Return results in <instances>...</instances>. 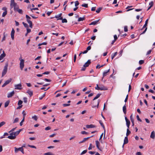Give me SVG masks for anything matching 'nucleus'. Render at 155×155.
<instances>
[{"mask_svg":"<svg viewBox=\"0 0 155 155\" xmlns=\"http://www.w3.org/2000/svg\"><path fill=\"white\" fill-rule=\"evenodd\" d=\"M21 129L17 131L16 132H14V136H8L7 138L8 139H9L11 140L14 139L20 133L21 131Z\"/></svg>","mask_w":155,"mask_h":155,"instance_id":"nucleus-1","label":"nucleus"},{"mask_svg":"<svg viewBox=\"0 0 155 155\" xmlns=\"http://www.w3.org/2000/svg\"><path fill=\"white\" fill-rule=\"evenodd\" d=\"M8 66V63H6L5 64V65L4 67L2 73V77H3L6 74L7 71Z\"/></svg>","mask_w":155,"mask_h":155,"instance_id":"nucleus-2","label":"nucleus"},{"mask_svg":"<svg viewBox=\"0 0 155 155\" xmlns=\"http://www.w3.org/2000/svg\"><path fill=\"white\" fill-rule=\"evenodd\" d=\"M26 18L27 19V22L29 24V27L31 28H32V22L30 20L31 18L27 15H26Z\"/></svg>","mask_w":155,"mask_h":155,"instance_id":"nucleus-3","label":"nucleus"},{"mask_svg":"<svg viewBox=\"0 0 155 155\" xmlns=\"http://www.w3.org/2000/svg\"><path fill=\"white\" fill-rule=\"evenodd\" d=\"M148 20V19H147L146 21L145 24L143 25L142 28L141 29V30H142L143 28H145V29L144 31L142 33H141V34H143L145 33V32H146V31L147 29V25Z\"/></svg>","mask_w":155,"mask_h":155,"instance_id":"nucleus-4","label":"nucleus"},{"mask_svg":"<svg viewBox=\"0 0 155 155\" xmlns=\"http://www.w3.org/2000/svg\"><path fill=\"white\" fill-rule=\"evenodd\" d=\"M15 151L16 153H17L18 151H21L22 153L24 154V149L22 147H19V148H17L16 147H15Z\"/></svg>","mask_w":155,"mask_h":155,"instance_id":"nucleus-5","label":"nucleus"},{"mask_svg":"<svg viewBox=\"0 0 155 155\" xmlns=\"http://www.w3.org/2000/svg\"><path fill=\"white\" fill-rule=\"evenodd\" d=\"M15 4H14L13 3L12 4V5H11V3H10V6L12 8L13 7H14V9L15 11H17L19 7L17 5V3H15Z\"/></svg>","mask_w":155,"mask_h":155,"instance_id":"nucleus-6","label":"nucleus"},{"mask_svg":"<svg viewBox=\"0 0 155 155\" xmlns=\"http://www.w3.org/2000/svg\"><path fill=\"white\" fill-rule=\"evenodd\" d=\"M24 66V60L23 59H21L20 63V67L21 70H22Z\"/></svg>","mask_w":155,"mask_h":155,"instance_id":"nucleus-7","label":"nucleus"},{"mask_svg":"<svg viewBox=\"0 0 155 155\" xmlns=\"http://www.w3.org/2000/svg\"><path fill=\"white\" fill-rule=\"evenodd\" d=\"M11 81H12L11 78H10L9 79L7 80L4 83V84L2 85V87H5L6 85L9 84Z\"/></svg>","mask_w":155,"mask_h":155,"instance_id":"nucleus-8","label":"nucleus"},{"mask_svg":"<svg viewBox=\"0 0 155 155\" xmlns=\"http://www.w3.org/2000/svg\"><path fill=\"white\" fill-rule=\"evenodd\" d=\"M21 87L22 85L21 83L17 84H15V89L21 90L22 89Z\"/></svg>","mask_w":155,"mask_h":155,"instance_id":"nucleus-9","label":"nucleus"},{"mask_svg":"<svg viewBox=\"0 0 155 155\" xmlns=\"http://www.w3.org/2000/svg\"><path fill=\"white\" fill-rule=\"evenodd\" d=\"M15 92L14 91H13L9 93L7 95V97L8 98L11 97L14 94Z\"/></svg>","mask_w":155,"mask_h":155,"instance_id":"nucleus-10","label":"nucleus"},{"mask_svg":"<svg viewBox=\"0 0 155 155\" xmlns=\"http://www.w3.org/2000/svg\"><path fill=\"white\" fill-rule=\"evenodd\" d=\"M91 63V60H88L87 61L84 65V67H87Z\"/></svg>","mask_w":155,"mask_h":155,"instance_id":"nucleus-11","label":"nucleus"},{"mask_svg":"<svg viewBox=\"0 0 155 155\" xmlns=\"http://www.w3.org/2000/svg\"><path fill=\"white\" fill-rule=\"evenodd\" d=\"M96 144L97 148L99 150H101L100 148V143L97 140L95 141Z\"/></svg>","mask_w":155,"mask_h":155,"instance_id":"nucleus-12","label":"nucleus"},{"mask_svg":"<svg viewBox=\"0 0 155 155\" xmlns=\"http://www.w3.org/2000/svg\"><path fill=\"white\" fill-rule=\"evenodd\" d=\"M6 54H5L4 51H3L2 54H1L0 55V61L2 60L4 58Z\"/></svg>","mask_w":155,"mask_h":155,"instance_id":"nucleus-13","label":"nucleus"},{"mask_svg":"<svg viewBox=\"0 0 155 155\" xmlns=\"http://www.w3.org/2000/svg\"><path fill=\"white\" fill-rule=\"evenodd\" d=\"M15 32V30L13 28H12L11 32V37L12 40H13L14 39Z\"/></svg>","mask_w":155,"mask_h":155,"instance_id":"nucleus-14","label":"nucleus"},{"mask_svg":"<svg viewBox=\"0 0 155 155\" xmlns=\"http://www.w3.org/2000/svg\"><path fill=\"white\" fill-rule=\"evenodd\" d=\"M128 137H125L124 140V144L123 145V147H124V145L128 143Z\"/></svg>","mask_w":155,"mask_h":155,"instance_id":"nucleus-15","label":"nucleus"},{"mask_svg":"<svg viewBox=\"0 0 155 155\" xmlns=\"http://www.w3.org/2000/svg\"><path fill=\"white\" fill-rule=\"evenodd\" d=\"M86 127L87 128H93L96 127L93 124L87 125Z\"/></svg>","mask_w":155,"mask_h":155,"instance_id":"nucleus-16","label":"nucleus"},{"mask_svg":"<svg viewBox=\"0 0 155 155\" xmlns=\"http://www.w3.org/2000/svg\"><path fill=\"white\" fill-rule=\"evenodd\" d=\"M110 71V69L108 70L107 71H104L103 73V77H102V81H103V79L104 77H105L106 76L107 74V73L108 72H109Z\"/></svg>","mask_w":155,"mask_h":155,"instance_id":"nucleus-17","label":"nucleus"},{"mask_svg":"<svg viewBox=\"0 0 155 155\" xmlns=\"http://www.w3.org/2000/svg\"><path fill=\"white\" fill-rule=\"evenodd\" d=\"M58 20H62V23H67V21L66 18L63 19L62 17H60Z\"/></svg>","mask_w":155,"mask_h":155,"instance_id":"nucleus-18","label":"nucleus"},{"mask_svg":"<svg viewBox=\"0 0 155 155\" xmlns=\"http://www.w3.org/2000/svg\"><path fill=\"white\" fill-rule=\"evenodd\" d=\"M155 132H154V131H153L151 133V135L150 136V137L153 139H154L155 138Z\"/></svg>","mask_w":155,"mask_h":155,"instance_id":"nucleus-19","label":"nucleus"},{"mask_svg":"<svg viewBox=\"0 0 155 155\" xmlns=\"http://www.w3.org/2000/svg\"><path fill=\"white\" fill-rule=\"evenodd\" d=\"M100 90L101 91L102 90H107V89L106 87H104V86H100Z\"/></svg>","mask_w":155,"mask_h":155,"instance_id":"nucleus-20","label":"nucleus"},{"mask_svg":"<svg viewBox=\"0 0 155 155\" xmlns=\"http://www.w3.org/2000/svg\"><path fill=\"white\" fill-rule=\"evenodd\" d=\"M26 93H28L30 97L32 96L33 95V92L32 91L30 90H28Z\"/></svg>","mask_w":155,"mask_h":155,"instance_id":"nucleus-21","label":"nucleus"},{"mask_svg":"<svg viewBox=\"0 0 155 155\" xmlns=\"http://www.w3.org/2000/svg\"><path fill=\"white\" fill-rule=\"evenodd\" d=\"M99 20H96L91 22L90 25H96L97 24V22L99 21Z\"/></svg>","mask_w":155,"mask_h":155,"instance_id":"nucleus-22","label":"nucleus"},{"mask_svg":"<svg viewBox=\"0 0 155 155\" xmlns=\"http://www.w3.org/2000/svg\"><path fill=\"white\" fill-rule=\"evenodd\" d=\"M123 110L124 114L126 113V104L123 107Z\"/></svg>","mask_w":155,"mask_h":155,"instance_id":"nucleus-23","label":"nucleus"},{"mask_svg":"<svg viewBox=\"0 0 155 155\" xmlns=\"http://www.w3.org/2000/svg\"><path fill=\"white\" fill-rule=\"evenodd\" d=\"M10 103V101L8 100L6 101L5 103V107H6L8 106Z\"/></svg>","mask_w":155,"mask_h":155,"instance_id":"nucleus-24","label":"nucleus"},{"mask_svg":"<svg viewBox=\"0 0 155 155\" xmlns=\"http://www.w3.org/2000/svg\"><path fill=\"white\" fill-rule=\"evenodd\" d=\"M117 54V52H115L111 55V57L112 59H113L114 58V57Z\"/></svg>","mask_w":155,"mask_h":155,"instance_id":"nucleus-25","label":"nucleus"},{"mask_svg":"<svg viewBox=\"0 0 155 155\" xmlns=\"http://www.w3.org/2000/svg\"><path fill=\"white\" fill-rule=\"evenodd\" d=\"M7 35L6 34H5V32H4L3 33V37L2 38V41L3 42L5 40V37Z\"/></svg>","mask_w":155,"mask_h":155,"instance_id":"nucleus-26","label":"nucleus"},{"mask_svg":"<svg viewBox=\"0 0 155 155\" xmlns=\"http://www.w3.org/2000/svg\"><path fill=\"white\" fill-rule=\"evenodd\" d=\"M101 95V94H97V95L96 96V97L93 99V101H94L98 98Z\"/></svg>","mask_w":155,"mask_h":155,"instance_id":"nucleus-27","label":"nucleus"},{"mask_svg":"<svg viewBox=\"0 0 155 155\" xmlns=\"http://www.w3.org/2000/svg\"><path fill=\"white\" fill-rule=\"evenodd\" d=\"M85 18L84 17H80L79 18L78 20V22L80 21H83L85 20Z\"/></svg>","mask_w":155,"mask_h":155,"instance_id":"nucleus-28","label":"nucleus"},{"mask_svg":"<svg viewBox=\"0 0 155 155\" xmlns=\"http://www.w3.org/2000/svg\"><path fill=\"white\" fill-rule=\"evenodd\" d=\"M131 132L128 129H127V131L126 133V137H127V136L130 134Z\"/></svg>","mask_w":155,"mask_h":155,"instance_id":"nucleus-29","label":"nucleus"},{"mask_svg":"<svg viewBox=\"0 0 155 155\" xmlns=\"http://www.w3.org/2000/svg\"><path fill=\"white\" fill-rule=\"evenodd\" d=\"M62 15V13H60L59 15H56L55 16V18H59L61 17Z\"/></svg>","mask_w":155,"mask_h":155,"instance_id":"nucleus-30","label":"nucleus"},{"mask_svg":"<svg viewBox=\"0 0 155 155\" xmlns=\"http://www.w3.org/2000/svg\"><path fill=\"white\" fill-rule=\"evenodd\" d=\"M102 9V8H101V7H100V8H99L98 9H97L96 12L97 13H99L101 11V10Z\"/></svg>","mask_w":155,"mask_h":155,"instance_id":"nucleus-31","label":"nucleus"},{"mask_svg":"<svg viewBox=\"0 0 155 155\" xmlns=\"http://www.w3.org/2000/svg\"><path fill=\"white\" fill-rule=\"evenodd\" d=\"M22 24L25 28H28V25L27 24L25 23L24 22H22Z\"/></svg>","mask_w":155,"mask_h":155,"instance_id":"nucleus-32","label":"nucleus"},{"mask_svg":"<svg viewBox=\"0 0 155 155\" xmlns=\"http://www.w3.org/2000/svg\"><path fill=\"white\" fill-rule=\"evenodd\" d=\"M19 14H23V11L21 9H18L17 11Z\"/></svg>","mask_w":155,"mask_h":155,"instance_id":"nucleus-33","label":"nucleus"},{"mask_svg":"<svg viewBox=\"0 0 155 155\" xmlns=\"http://www.w3.org/2000/svg\"><path fill=\"white\" fill-rule=\"evenodd\" d=\"M93 136H92L91 137H87V138H84L83 139V141L84 142H85L88 139H89L90 137H93Z\"/></svg>","mask_w":155,"mask_h":155,"instance_id":"nucleus-34","label":"nucleus"},{"mask_svg":"<svg viewBox=\"0 0 155 155\" xmlns=\"http://www.w3.org/2000/svg\"><path fill=\"white\" fill-rule=\"evenodd\" d=\"M99 123L101 125V126L104 128V129L105 128V127H104V126L103 124V123H102V121H101V120H100L99 121Z\"/></svg>","mask_w":155,"mask_h":155,"instance_id":"nucleus-35","label":"nucleus"},{"mask_svg":"<svg viewBox=\"0 0 155 155\" xmlns=\"http://www.w3.org/2000/svg\"><path fill=\"white\" fill-rule=\"evenodd\" d=\"M45 155H54V154L51 152H49L44 153Z\"/></svg>","mask_w":155,"mask_h":155,"instance_id":"nucleus-36","label":"nucleus"},{"mask_svg":"<svg viewBox=\"0 0 155 155\" xmlns=\"http://www.w3.org/2000/svg\"><path fill=\"white\" fill-rule=\"evenodd\" d=\"M18 120H19L18 118H16L14 120V121L13 122V123H17V122H18Z\"/></svg>","mask_w":155,"mask_h":155,"instance_id":"nucleus-37","label":"nucleus"},{"mask_svg":"<svg viewBox=\"0 0 155 155\" xmlns=\"http://www.w3.org/2000/svg\"><path fill=\"white\" fill-rule=\"evenodd\" d=\"M5 123L4 121H2L0 123V127L2 126L5 124Z\"/></svg>","mask_w":155,"mask_h":155,"instance_id":"nucleus-38","label":"nucleus"},{"mask_svg":"<svg viewBox=\"0 0 155 155\" xmlns=\"http://www.w3.org/2000/svg\"><path fill=\"white\" fill-rule=\"evenodd\" d=\"M24 120H25V117H23L22 120L20 122V125L21 126L22 125V124H23L22 123L23 122H24Z\"/></svg>","mask_w":155,"mask_h":155,"instance_id":"nucleus-39","label":"nucleus"},{"mask_svg":"<svg viewBox=\"0 0 155 155\" xmlns=\"http://www.w3.org/2000/svg\"><path fill=\"white\" fill-rule=\"evenodd\" d=\"M7 14V11H5L2 14V16L3 17H5Z\"/></svg>","mask_w":155,"mask_h":155,"instance_id":"nucleus-40","label":"nucleus"},{"mask_svg":"<svg viewBox=\"0 0 155 155\" xmlns=\"http://www.w3.org/2000/svg\"><path fill=\"white\" fill-rule=\"evenodd\" d=\"M81 6L85 7V8H87L88 7V4H84L82 5Z\"/></svg>","mask_w":155,"mask_h":155,"instance_id":"nucleus-41","label":"nucleus"},{"mask_svg":"<svg viewBox=\"0 0 155 155\" xmlns=\"http://www.w3.org/2000/svg\"><path fill=\"white\" fill-rule=\"evenodd\" d=\"M28 146L30 147H31V148H34L35 149L36 148V147L35 146L31 145H30L28 144Z\"/></svg>","mask_w":155,"mask_h":155,"instance_id":"nucleus-42","label":"nucleus"},{"mask_svg":"<svg viewBox=\"0 0 155 155\" xmlns=\"http://www.w3.org/2000/svg\"><path fill=\"white\" fill-rule=\"evenodd\" d=\"M47 44V43L45 42H43L42 43L38 44V46H41V45H46Z\"/></svg>","mask_w":155,"mask_h":155,"instance_id":"nucleus-43","label":"nucleus"},{"mask_svg":"<svg viewBox=\"0 0 155 155\" xmlns=\"http://www.w3.org/2000/svg\"><path fill=\"white\" fill-rule=\"evenodd\" d=\"M87 151V150H86L83 151L81 153V155H82L85 153Z\"/></svg>","mask_w":155,"mask_h":155,"instance_id":"nucleus-44","label":"nucleus"},{"mask_svg":"<svg viewBox=\"0 0 155 155\" xmlns=\"http://www.w3.org/2000/svg\"><path fill=\"white\" fill-rule=\"evenodd\" d=\"M22 103H23V102L22 101H21V100H19L18 101V105L19 106H20L22 104Z\"/></svg>","mask_w":155,"mask_h":155,"instance_id":"nucleus-45","label":"nucleus"},{"mask_svg":"<svg viewBox=\"0 0 155 155\" xmlns=\"http://www.w3.org/2000/svg\"><path fill=\"white\" fill-rule=\"evenodd\" d=\"M32 118L36 121L37 120L38 118L35 115L32 117Z\"/></svg>","mask_w":155,"mask_h":155,"instance_id":"nucleus-46","label":"nucleus"},{"mask_svg":"<svg viewBox=\"0 0 155 155\" xmlns=\"http://www.w3.org/2000/svg\"><path fill=\"white\" fill-rule=\"evenodd\" d=\"M45 96V93L41 97H39V99L40 100H41Z\"/></svg>","mask_w":155,"mask_h":155,"instance_id":"nucleus-47","label":"nucleus"},{"mask_svg":"<svg viewBox=\"0 0 155 155\" xmlns=\"http://www.w3.org/2000/svg\"><path fill=\"white\" fill-rule=\"evenodd\" d=\"M81 134H88L87 132L84 131H82L81 132Z\"/></svg>","mask_w":155,"mask_h":155,"instance_id":"nucleus-48","label":"nucleus"},{"mask_svg":"<svg viewBox=\"0 0 155 155\" xmlns=\"http://www.w3.org/2000/svg\"><path fill=\"white\" fill-rule=\"evenodd\" d=\"M144 63V61L143 60H140L139 61V64H142Z\"/></svg>","mask_w":155,"mask_h":155,"instance_id":"nucleus-49","label":"nucleus"},{"mask_svg":"<svg viewBox=\"0 0 155 155\" xmlns=\"http://www.w3.org/2000/svg\"><path fill=\"white\" fill-rule=\"evenodd\" d=\"M24 102L25 103H27V99L26 97H24L23 98Z\"/></svg>","mask_w":155,"mask_h":155,"instance_id":"nucleus-50","label":"nucleus"},{"mask_svg":"<svg viewBox=\"0 0 155 155\" xmlns=\"http://www.w3.org/2000/svg\"><path fill=\"white\" fill-rule=\"evenodd\" d=\"M76 58H77V55L76 54H75L74 56V62H75L76 61Z\"/></svg>","mask_w":155,"mask_h":155,"instance_id":"nucleus-51","label":"nucleus"},{"mask_svg":"<svg viewBox=\"0 0 155 155\" xmlns=\"http://www.w3.org/2000/svg\"><path fill=\"white\" fill-rule=\"evenodd\" d=\"M79 4V3L78 1H76L75 2V6H77Z\"/></svg>","mask_w":155,"mask_h":155,"instance_id":"nucleus-52","label":"nucleus"},{"mask_svg":"<svg viewBox=\"0 0 155 155\" xmlns=\"http://www.w3.org/2000/svg\"><path fill=\"white\" fill-rule=\"evenodd\" d=\"M124 31L125 32H127L128 31L127 27V26H125L124 27Z\"/></svg>","mask_w":155,"mask_h":155,"instance_id":"nucleus-53","label":"nucleus"},{"mask_svg":"<svg viewBox=\"0 0 155 155\" xmlns=\"http://www.w3.org/2000/svg\"><path fill=\"white\" fill-rule=\"evenodd\" d=\"M27 34L30 33L31 31V29L28 28H27Z\"/></svg>","mask_w":155,"mask_h":155,"instance_id":"nucleus-54","label":"nucleus"},{"mask_svg":"<svg viewBox=\"0 0 155 155\" xmlns=\"http://www.w3.org/2000/svg\"><path fill=\"white\" fill-rule=\"evenodd\" d=\"M137 120H138L140 121V122H141L142 121V120H141L140 118H139V116L138 115H137Z\"/></svg>","mask_w":155,"mask_h":155,"instance_id":"nucleus-55","label":"nucleus"},{"mask_svg":"<svg viewBox=\"0 0 155 155\" xmlns=\"http://www.w3.org/2000/svg\"><path fill=\"white\" fill-rule=\"evenodd\" d=\"M51 129V127L49 126H48V127H46L45 128V130H50Z\"/></svg>","mask_w":155,"mask_h":155,"instance_id":"nucleus-56","label":"nucleus"},{"mask_svg":"<svg viewBox=\"0 0 155 155\" xmlns=\"http://www.w3.org/2000/svg\"><path fill=\"white\" fill-rule=\"evenodd\" d=\"M149 5H150V6L151 7H152L153 5V2L151 1L149 3Z\"/></svg>","mask_w":155,"mask_h":155,"instance_id":"nucleus-57","label":"nucleus"},{"mask_svg":"<svg viewBox=\"0 0 155 155\" xmlns=\"http://www.w3.org/2000/svg\"><path fill=\"white\" fill-rule=\"evenodd\" d=\"M50 72L49 71H46L42 74V75L43 74H49Z\"/></svg>","mask_w":155,"mask_h":155,"instance_id":"nucleus-58","label":"nucleus"},{"mask_svg":"<svg viewBox=\"0 0 155 155\" xmlns=\"http://www.w3.org/2000/svg\"><path fill=\"white\" fill-rule=\"evenodd\" d=\"M92 144L91 143H90L89 145V147H88V149L89 150H91L92 149Z\"/></svg>","mask_w":155,"mask_h":155,"instance_id":"nucleus-59","label":"nucleus"},{"mask_svg":"<svg viewBox=\"0 0 155 155\" xmlns=\"http://www.w3.org/2000/svg\"><path fill=\"white\" fill-rule=\"evenodd\" d=\"M70 105V104H63V106L64 107L68 106H69Z\"/></svg>","mask_w":155,"mask_h":155,"instance_id":"nucleus-60","label":"nucleus"},{"mask_svg":"<svg viewBox=\"0 0 155 155\" xmlns=\"http://www.w3.org/2000/svg\"><path fill=\"white\" fill-rule=\"evenodd\" d=\"M151 51H152L151 50H149L147 52L146 55H148V54H150L151 53Z\"/></svg>","mask_w":155,"mask_h":155,"instance_id":"nucleus-61","label":"nucleus"},{"mask_svg":"<svg viewBox=\"0 0 155 155\" xmlns=\"http://www.w3.org/2000/svg\"><path fill=\"white\" fill-rule=\"evenodd\" d=\"M95 153V152H94V151H90L89 152V153L91 154H94Z\"/></svg>","mask_w":155,"mask_h":155,"instance_id":"nucleus-62","label":"nucleus"},{"mask_svg":"<svg viewBox=\"0 0 155 155\" xmlns=\"http://www.w3.org/2000/svg\"><path fill=\"white\" fill-rule=\"evenodd\" d=\"M91 46H88L86 49V50H87V51L89 50H90L91 49Z\"/></svg>","mask_w":155,"mask_h":155,"instance_id":"nucleus-63","label":"nucleus"},{"mask_svg":"<svg viewBox=\"0 0 155 155\" xmlns=\"http://www.w3.org/2000/svg\"><path fill=\"white\" fill-rule=\"evenodd\" d=\"M136 155H142V154H141V153L140 152H137L136 153Z\"/></svg>","mask_w":155,"mask_h":155,"instance_id":"nucleus-64","label":"nucleus"}]
</instances>
